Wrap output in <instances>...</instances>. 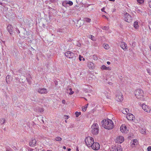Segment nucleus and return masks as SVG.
Returning a JSON list of instances; mask_svg holds the SVG:
<instances>
[{"instance_id":"48","label":"nucleus","mask_w":151,"mask_h":151,"mask_svg":"<svg viewBox=\"0 0 151 151\" xmlns=\"http://www.w3.org/2000/svg\"><path fill=\"white\" fill-rule=\"evenodd\" d=\"M104 8L103 7L101 9V11L102 12H104Z\"/></svg>"},{"instance_id":"1","label":"nucleus","mask_w":151,"mask_h":151,"mask_svg":"<svg viewBox=\"0 0 151 151\" xmlns=\"http://www.w3.org/2000/svg\"><path fill=\"white\" fill-rule=\"evenodd\" d=\"M103 123L102 126L105 128L110 129H113L114 126V123L111 119H107L102 121Z\"/></svg>"},{"instance_id":"4","label":"nucleus","mask_w":151,"mask_h":151,"mask_svg":"<svg viewBox=\"0 0 151 151\" xmlns=\"http://www.w3.org/2000/svg\"><path fill=\"white\" fill-rule=\"evenodd\" d=\"M86 145L88 147H91L94 142V139L91 137H87L85 139Z\"/></svg>"},{"instance_id":"27","label":"nucleus","mask_w":151,"mask_h":151,"mask_svg":"<svg viewBox=\"0 0 151 151\" xmlns=\"http://www.w3.org/2000/svg\"><path fill=\"white\" fill-rule=\"evenodd\" d=\"M6 151H13V150L9 147H6Z\"/></svg>"},{"instance_id":"39","label":"nucleus","mask_w":151,"mask_h":151,"mask_svg":"<svg viewBox=\"0 0 151 151\" xmlns=\"http://www.w3.org/2000/svg\"><path fill=\"white\" fill-rule=\"evenodd\" d=\"M147 73H148L150 75V74H151V73H150V70L149 69H148V68L147 69Z\"/></svg>"},{"instance_id":"47","label":"nucleus","mask_w":151,"mask_h":151,"mask_svg":"<svg viewBox=\"0 0 151 151\" xmlns=\"http://www.w3.org/2000/svg\"><path fill=\"white\" fill-rule=\"evenodd\" d=\"M65 100H63L62 101V103L63 104H65Z\"/></svg>"},{"instance_id":"16","label":"nucleus","mask_w":151,"mask_h":151,"mask_svg":"<svg viewBox=\"0 0 151 151\" xmlns=\"http://www.w3.org/2000/svg\"><path fill=\"white\" fill-rule=\"evenodd\" d=\"M124 138L123 136H119L117 137L116 139V142L121 143L124 141Z\"/></svg>"},{"instance_id":"33","label":"nucleus","mask_w":151,"mask_h":151,"mask_svg":"<svg viewBox=\"0 0 151 151\" xmlns=\"http://www.w3.org/2000/svg\"><path fill=\"white\" fill-rule=\"evenodd\" d=\"M69 90L70 91V93H69V94L70 95L73 94L74 93V92L72 91V89L71 88H69Z\"/></svg>"},{"instance_id":"6","label":"nucleus","mask_w":151,"mask_h":151,"mask_svg":"<svg viewBox=\"0 0 151 151\" xmlns=\"http://www.w3.org/2000/svg\"><path fill=\"white\" fill-rule=\"evenodd\" d=\"M116 99L118 101H121L123 100V95L122 93L119 91H117L116 93Z\"/></svg>"},{"instance_id":"54","label":"nucleus","mask_w":151,"mask_h":151,"mask_svg":"<svg viewBox=\"0 0 151 151\" xmlns=\"http://www.w3.org/2000/svg\"><path fill=\"white\" fill-rule=\"evenodd\" d=\"M63 148L64 149H66V148L65 147V146H63Z\"/></svg>"},{"instance_id":"44","label":"nucleus","mask_w":151,"mask_h":151,"mask_svg":"<svg viewBox=\"0 0 151 151\" xmlns=\"http://www.w3.org/2000/svg\"><path fill=\"white\" fill-rule=\"evenodd\" d=\"M87 107H84L82 109L83 111H85L86 110Z\"/></svg>"},{"instance_id":"45","label":"nucleus","mask_w":151,"mask_h":151,"mask_svg":"<svg viewBox=\"0 0 151 151\" xmlns=\"http://www.w3.org/2000/svg\"><path fill=\"white\" fill-rule=\"evenodd\" d=\"M81 21V19H78V20H77L76 22H77V23L78 24V23L80 22Z\"/></svg>"},{"instance_id":"12","label":"nucleus","mask_w":151,"mask_h":151,"mask_svg":"<svg viewBox=\"0 0 151 151\" xmlns=\"http://www.w3.org/2000/svg\"><path fill=\"white\" fill-rule=\"evenodd\" d=\"M120 129L121 132L123 133H127L128 131L127 127L124 125H122L120 127Z\"/></svg>"},{"instance_id":"17","label":"nucleus","mask_w":151,"mask_h":151,"mask_svg":"<svg viewBox=\"0 0 151 151\" xmlns=\"http://www.w3.org/2000/svg\"><path fill=\"white\" fill-rule=\"evenodd\" d=\"M110 151H122V149L120 147H118L117 148L116 147L114 146L112 147Z\"/></svg>"},{"instance_id":"43","label":"nucleus","mask_w":151,"mask_h":151,"mask_svg":"<svg viewBox=\"0 0 151 151\" xmlns=\"http://www.w3.org/2000/svg\"><path fill=\"white\" fill-rule=\"evenodd\" d=\"M83 58V57H82L81 55H79V59L80 61H81L82 60L81 58Z\"/></svg>"},{"instance_id":"25","label":"nucleus","mask_w":151,"mask_h":151,"mask_svg":"<svg viewBox=\"0 0 151 151\" xmlns=\"http://www.w3.org/2000/svg\"><path fill=\"white\" fill-rule=\"evenodd\" d=\"M62 140L61 138L60 137H56L54 139V140H56L57 141H60Z\"/></svg>"},{"instance_id":"36","label":"nucleus","mask_w":151,"mask_h":151,"mask_svg":"<svg viewBox=\"0 0 151 151\" xmlns=\"http://www.w3.org/2000/svg\"><path fill=\"white\" fill-rule=\"evenodd\" d=\"M146 133V132L145 131V129H142V134H145Z\"/></svg>"},{"instance_id":"57","label":"nucleus","mask_w":151,"mask_h":151,"mask_svg":"<svg viewBox=\"0 0 151 151\" xmlns=\"http://www.w3.org/2000/svg\"><path fill=\"white\" fill-rule=\"evenodd\" d=\"M71 150V149L70 148H69L68 150V151H70Z\"/></svg>"},{"instance_id":"22","label":"nucleus","mask_w":151,"mask_h":151,"mask_svg":"<svg viewBox=\"0 0 151 151\" xmlns=\"http://www.w3.org/2000/svg\"><path fill=\"white\" fill-rule=\"evenodd\" d=\"M84 21L89 23L91 22V19L90 18H86L84 19Z\"/></svg>"},{"instance_id":"21","label":"nucleus","mask_w":151,"mask_h":151,"mask_svg":"<svg viewBox=\"0 0 151 151\" xmlns=\"http://www.w3.org/2000/svg\"><path fill=\"white\" fill-rule=\"evenodd\" d=\"M122 112L124 114H128V112L129 111V110L128 109H123L122 110Z\"/></svg>"},{"instance_id":"30","label":"nucleus","mask_w":151,"mask_h":151,"mask_svg":"<svg viewBox=\"0 0 151 151\" xmlns=\"http://www.w3.org/2000/svg\"><path fill=\"white\" fill-rule=\"evenodd\" d=\"M102 70H107V67L105 65H102L101 68Z\"/></svg>"},{"instance_id":"3","label":"nucleus","mask_w":151,"mask_h":151,"mask_svg":"<svg viewBox=\"0 0 151 151\" xmlns=\"http://www.w3.org/2000/svg\"><path fill=\"white\" fill-rule=\"evenodd\" d=\"M99 131V127L97 123L93 124L91 127V132L94 135L98 134Z\"/></svg>"},{"instance_id":"34","label":"nucleus","mask_w":151,"mask_h":151,"mask_svg":"<svg viewBox=\"0 0 151 151\" xmlns=\"http://www.w3.org/2000/svg\"><path fill=\"white\" fill-rule=\"evenodd\" d=\"M93 58L95 60H97L98 59L96 55H93Z\"/></svg>"},{"instance_id":"41","label":"nucleus","mask_w":151,"mask_h":151,"mask_svg":"<svg viewBox=\"0 0 151 151\" xmlns=\"http://www.w3.org/2000/svg\"><path fill=\"white\" fill-rule=\"evenodd\" d=\"M148 4L149 7L151 8V0L149 2Z\"/></svg>"},{"instance_id":"46","label":"nucleus","mask_w":151,"mask_h":151,"mask_svg":"<svg viewBox=\"0 0 151 151\" xmlns=\"http://www.w3.org/2000/svg\"><path fill=\"white\" fill-rule=\"evenodd\" d=\"M107 70H111V68L109 67H107Z\"/></svg>"},{"instance_id":"42","label":"nucleus","mask_w":151,"mask_h":151,"mask_svg":"<svg viewBox=\"0 0 151 151\" xmlns=\"http://www.w3.org/2000/svg\"><path fill=\"white\" fill-rule=\"evenodd\" d=\"M137 2L139 3V4H141L142 3V0H137Z\"/></svg>"},{"instance_id":"2","label":"nucleus","mask_w":151,"mask_h":151,"mask_svg":"<svg viewBox=\"0 0 151 151\" xmlns=\"http://www.w3.org/2000/svg\"><path fill=\"white\" fill-rule=\"evenodd\" d=\"M19 35L21 38L24 39L25 40L30 39V38L31 37L29 32H27L25 30L22 32Z\"/></svg>"},{"instance_id":"29","label":"nucleus","mask_w":151,"mask_h":151,"mask_svg":"<svg viewBox=\"0 0 151 151\" xmlns=\"http://www.w3.org/2000/svg\"><path fill=\"white\" fill-rule=\"evenodd\" d=\"M5 120L4 119V118L2 119H1L0 120V123L1 124H3L5 123Z\"/></svg>"},{"instance_id":"62","label":"nucleus","mask_w":151,"mask_h":151,"mask_svg":"<svg viewBox=\"0 0 151 151\" xmlns=\"http://www.w3.org/2000/svg\"><path fill=\"white\" fill-rule=\"evenodd\" d=\"M2 4L1 2H0V4L1 5H2Z\"/></svg>"},{"instance_id":"14","label":"nucleus","mask_w":151,"mask_h":151,"mask_svg":"<svg viewBox=\"0 0 151 151\" xmlns=\"http://www.w3.org/2000/svg\"><path fill=\"white\" fill-rule=\"evenodd\" d=\"M127 119L130 121H132L134 119V116L131 113H128L127 116Z\"/></svg>"},{"instance_id":"63","label":"nucleus","mask_w":151,"mask_h":151,"mask_svg":"<svg viewBox=\"0 0 151 151\" xmlns=\"http://www.w3.org/2000/svg\"><path fill=\"white\" fill-rule=\"evenodd\" d=\"M33 150V149H32V148H31V149H30V150Z\"/></svg>"},{"instance_id":"20","label":"nucleus","mask_w":151,"mask_h":151,"mask_svg":"<svg viewBox=\"0 0 151 151\" xmlns=\"http://www.w3.org/2000/svg\"><path fill=\"white\" fill-rule=\"evenodd\" d=\"M121 47L124 50L127 49V45L124 42H122L120 44Z\"/></svg>"},{"instance_id":"35","label":"nucleus","mask_w":151,"mask_h":151,"mask_svg":"<svg viewBox=\"0 0 151 151\" xmlns=\"http://www.w3.org/2000/svg\"><path fill=\"white\" fill-rule=\"evenodd\" d=\"M68 4L70 6H71L73 5V3L72 1H69L68 2Z\"/></svg>"},{"instance_id":"40","label":"nucleus","mask_w":151,"mask_h":151,"mask_svg":"<svg viewBox=\"0 0 151 151\" xmlns=\"http://www.w3.org/2000/svg\"><path fill=\"white\" fill-rule=\"evenodd\" d=\"M50 1L52 3H55L57 2V0H50Z\"/></svg>"},{"instance_id":"55","label":"nucleus","mask_w":151,"mask_h":151,"mask_svg":"<svg viewBox=\"0 0 151 151\" xmlns=\"http://www.w3.org/2000/svg\"><path fill=\"white\" fill-rule=\"evenodd\" d=\"M27 81H28V82H29L30 81V80L29 79L28 80L27 79Z\"/></svg>"},{"instance_id":"28","label":"nucleus","mask_w":151,"mask_h":151,"mask_svg":"<svg viewBox=\"0 0 151 151\" xmlns=\"http://www.w3.org/2000/svg\"><path fill=\"white\" fill-rule=\"evenodd\" d=\"M10 77V76H9L8 75L6 77V81L7 83H10L9 81V80H8V79H9Z\"/></svg>"},{"instance_id":"64","label":"nucleus","mask_w":151,"mask_h":151,"mask_svg":"<svg viewBox=\"0 0 151 151\" xmlns=\"http://www.w3.org/2000/svg\"><path fill=\"white\" fill-rule=\"evenodd\" d=\"M47 151H51V150H47Z\"/></svg>"},{"instance_id":"50","label":"nucleus","mask_w":151,"mask_h":151,"mask_svg":"<svg viewBox=\"0 0 151 151\" xmlns=\"http://www.w3.org/2000/svg\"><path fill=\"white\" fill-rule=\"evenodd\" d=\"M107 63L108 65H109L110 64V62L109 61L107 62Z\"/></svg>"},{"instance_id":"9","label":"nucleus","mask_w":151,"mask_h":151,"mask_svg":"<svg viewBox=\"0 0 151 151\" xmlns=\"http://www.w3.org/2000/svg\"><path fill=\"white\" fill-rule=\"evenodd\" d=\"M135 95L137 99L141 98L142 95L140 89H138L136 90L135 92Z\"/></svg>"},{"instance_id":"38","label":"nucleus","mask_w":151,"mask_h":151,"mask_svg":"<svg viewBox=\"0 0 151 151\" xmlns=\"http://www.w3.org/2000/svg\"><path fill=\"white\" fill-rule=\"evenodd\" d=\"M148 151H151V147L149 146L147 148Z\"/></svg>"},{"instance_id":"19","label":"nucleus","mask_w":151,"mask_h":151,"mask_svg":"<svg viewBox=\"0 0 151 151\" xmlns=\"http://www.w3.org/2000/svg\"><path fill=\"white\" fill-rule=\"evenodd\" d=\"M88 66L90 69H93L94 68V63L91 62H89L88 63Z\"/></svg>"},{"instance_id":"61","label":"nucleus","mask_w":151,"mask_h":151,"mask_svg":"<svg viewBox=\"0 0 151 151\" xmlns=\"http://www.w3.org/2000/svg\"><path fill=\"white\" fill-rule=\"evenodd\" d=\"M83 61L85 60V59L84 58H83Z\"/></svg>"},{"instance_id":"52","label":"nucleus","mask_w":151,"mask_h":151,"mask_svg":"<svg viewBox=\"0 0 151 151\" xmlns=\"http://www.w3.org/2000/svg\"><path fill=\"white\" fill-rule=\"evenodd\" d=\"M17 31H18L17 32H18V33H19V34H20V31H19V30H17Z\"/></svg>"},{"instance_id":"7","label":"nucleus","mask_w":151,"mask_h":151,"mask_svg":"<svg viewBox=\"0 0 151 151\" xmlns=\"http://www.w3.org/2000/svg\"><path fill=\"white\" fill-rule=\"evenodd\" d=\"M124 15L125 20L128 22H131L132 19L131 16L127 12L125 13Z\"/></svg>"},{"instance_id":"8","label":"nucleus","mask_w":151,"mask_h":151,"mask_svg":"<svg viewBox=\"0 0 151 151\" xmlns=\"http://www.w3.org/2000/svg\"><path fill=\"white\" fill-rule=\"evenodd\" d=\"M100 145L97 142H94L92 144V146L91 147L92 149L94 150H97L99 149L100 148Z\"/></svg>"},{"instance_id":"18","label":"nucleus","mask_w":151,"mask_h":151,"mask_svg":"<svg viewBox=\"0 0 151 151\" xmlns=\"http://www.w3.org/2000/svg\"><path fill=\"white\" fill-rule=\"evenodd\" d=\"M131 147H135L136 145H137L138 143V141L137 139H134L132 140L131 142Z\"/></svg>"},{"instance_id":"37","label":"nucleus","mask_w":151,"mask_h":151,"mask_svg":"<svg viewBox=\"0 0 151 151\" xmlns=\"http://www.w3.org/2000/svg\"><path fill=\"white\" fill-rule=\"evenodd\" d=\"M77 45L79 47H80L81 46V44L79 42H77Z\"/></svg>"},{"instance_id":"26","label":"nucleus","mask_w":151,"mask_h":151,"mask_svg":"<svg viewBox=\"0 0 151 151\" xmlns=\"http://www.w3.org/2000/svg\"><path fill=\"white\" fill-rule=\"evenodd\" d=\"M103 46L106 49H108L109 47V45L108 44H104Z\"/></svg>"},{"instance_id":"58","label":"nucleus","mask_w":151,"mask_h":151,"mask_svg":"<svg viewBox=\"0 0 151 151\" xmlns=\"http://www.w3.org/2000/svg\"><path fill=\"white\" fill-rule=\"evenodd\" d=\"M109 1H114V0H109Z\"/></svg>"},{"instance_id":"31","label":"nucleus","mask_w":151,"mask_h":151,"mask_svg":"<svg viewBox=\"0 0 151 151\" xmlns=\"http://www.w3.org/2000/svg\"><path fill=\"white\" fill-rule=\"evenodd\" d=\"M81 114V112H76L75 113V115L76 116V117H78V116L80 115Z\"/></svg>"},{"instance_id":"32","label":"nucleus","mask_w":151,"mask_h":151,"mask_svg":"<svg viewBox=\"0 0 151 151\" xmlns=\"http://www.w3.org/2000/svg\"><path fill=\"white\" fill-rule=\"evenodd\" d=\"M89 37L93 40H95L94 37L92 35H90L89 36Z\"/></svg>"},{"instance_id":"15","label":"nucleus","mask_w":151,"mask_h":151,"mask_svg":"<svg viewBox=\"0 0 151 151\" xmlns=\"http://www.w3.org/2000/svg\"><path fill=\"white\" fill-rule=\"evenodd\" d=\"M13 28L12 25H8L7 27V29L10 35L13 34Z\"/></svg>"},{"instance_id":"23","label":"nucleus","mask_w":151,"mask_h":151,"mask_svg":"<svg viewBox=\"0 0 151 151\" xmlns=\"http://www.w3.org/2000/svg\"><path fill=\"white\" fill-rule=\"evenodd\" d=\"M101 28L103 30H107L109 29V27L108 26H102Z\"/></svg>"},{"instance_id":"24","label":"nucleus","mask_w":151,"mask_h":151,"mask_svg":"<svg viewBox=\"0 0 151 151\" xmlns=\"http://www.w3.org/2000/svg\"><path fill=\"white\" fill-rule=\"evenodd\" d=\"M138 23L137 22H135L134 23V27L136 29H137L138 27Z\"/></svg>"},{"instance_id":"10","label":"nucleus","mask_w":151,"mask_h":151,"mask_svg":"<svg viewBox=\"0 0 151 151\" xmlns=\"http://www.w3.org/2000/svg\"><path fill=\"white\" fill-rule=\"evenodd\" d=\"M29 145L31 147H34L36 145V140L35 139H32L29 141Z\"/></svg>"},{"instance_id":"59","label":"nucleus","mask_w":151,"mask_h":151,"mask_svg":"<svg viewBox=\"0 0 151 151\" xmlns=\"http://www.w3.org/2000/svg\"><path fill=\"white\" fill-rule=\"evenodd\" d=\"M66 119H68V116H66Z\"/></svg>"},{"instance_id":"51","label":"nucleus","mask_w":151,"mask_h":151,"mask_svg":"<svg viewBox=\"0 0 151 151\" xmlns=\"http://www.w3.org/2000/svg\"><path fill=\"white\" fill-rule=\"evenodd\" d=\"M149 47L150 49V50L151 51V44H150V46H149Z\"/></svg>"},{"instance_id":"53","label":"nucleus","mask_w":151,"mask_h":151,"mask_svg":"<svg viewBox=\"0 0 151 151\" xmlns=\"http://www.w3.org/2000/svg\"><path fill=\"white\" fill-rule=\"evenodd\" d=\"M102 17H105V18H107V17H106L105 15H102Z\"/></svg>"},{"instance_id":"11","label":"nucleus","mask_w":151,"mask_h":151,"mask_svg":"<svg viewBox=\"0 0 151 151\" xmlns=\"http://www.w3.org/2000/svg\"><path fill=\"white\" fill-rule=\"evenodd\" d=\"M36 91L40 93H47V89L45 88H39L37 89Z\"/></svg>"},{"instance_id":"60","label":"nucleus","mask_w":151,"mask_h":151,"mask_svg":"<svg viewBox=\"0 0 151 151\" xmlns=\"http://www.w3.org/2000/svg\"><path fill=\"white\" fill-rule=\"evenodd\" d=\"M144 0H142V4L143 3H144Z\"/></svg>"},{"instance_id":"5","label":"nucleus","mask_w":151,"mask_h":151,"mask_svg":"<svg viewBox=\"0 0 151 151\" xmlns=\"http://www.w3.org/2000/svg\"><path fill=\"white\" fill-rule=\"evenodd\" d=\"M65 54L67 58L72 59L73 61H74L76 59V56L75 54L70 51H67L65 53Z\"/></svg>"},{"instance_id":"13","label":"nucleus","mask_w":151,"mask_h":151,"mask_svg":"<svg viewBox=\"0 0 151 151\" xmlns=\"http://www.w3.org/2000/svg\"><path fill=\"white\" fill-rule=\"evenodd\" d=\"M142 109H143L145 111L147 112H149L150 111V109L148 106L145 105V104H142Z\"/></svg>"},{"instance_id":"56","label":"nucleus","mask_w":151,"mask_h":151,"mask_svg":"<svg viewBox=\"0 0 151 151\" xmlns=\"http://www.w3.org/2000/svg\"><path fill=\"white\" fill-rule=\"evenodd\" d=\"M28 42H31V40H29V41H28Z\"/></svg>"},{"instance_id":"49","label":"nucleus","mask_w":151,"mask_h":151,"mask_svg":"<svg viewBox=\"0 0 151 151\" xmlns=\"http://www.w3.org/2000/svg\"><path fill=\"white\" fill-rule=\"evenodd\" d=\"M43 111V110L42 108L40 110V112H41V111L42 112V111Z\"/></svg>"}]
</instances>
